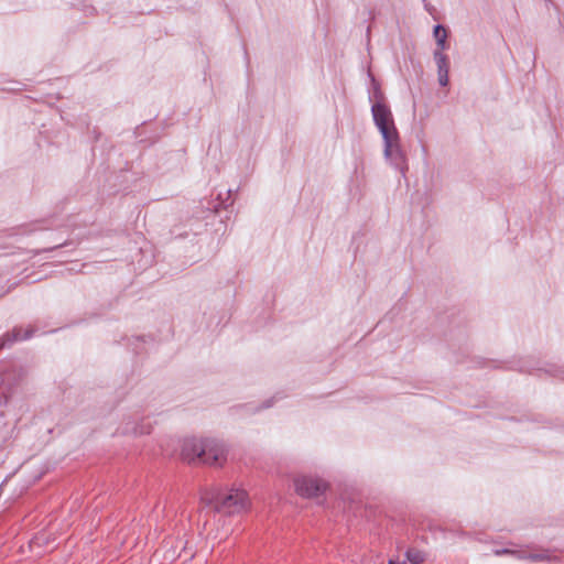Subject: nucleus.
Here are the masks:
<instances>
[{"label": "nucleus", "mask_w": 564, "mask_h": 564, "mask_svg": "<svg viewBox=\"0 0 564 564\" xmlns=\"http://www.w3.org/2000/svg\"><path fill=\"white\" fill-rule=\"evenodd\" d=\"M372 116L384 141V158L393 164L403 161L400 138L390 109L381 102L372 106Z\"/></svg>", "instance_id": "1"}, {"label": "nucleus", "mask_w": 564, "mask_h": 564, "mask_svg": "<svg viewBox=\"0 0 564 564\" xmlns=\"http://www.w3.org/2000/svg\"><path fill=\"white\" fill-rule=\"evenodd\" d=\"M434 37H435V41L438 46L437 51L443 52L444 50L447 48V45H446L447 31L445 28H443L442 25H436L434 28Z\"/></svg>", "instance_id": "6"}, {"label": "nucleus", "mask_w": 564, "mask_h": 564, "mask_svg": "<svg viewBox=\"0 0 564 564\" xmlns=\"http://www.w3.org/2000/svg\"><path fill=\"white\" fill-rule=\"evenodd\" d=\"M200 463L208 466H221L227 458L225 447L217 441L205 438V446L200 448Z\"/></svg>", "instance_id": "4"}, {"label": "nucleus", "mask_w": 564, "mask_h": 564, "mask_svg": "<svg viewBox=\"0 0 564 564\" xmlns=\"http://www.w3.org/2000/svg\"><path fill=\"white\" fill-rule=\"evenodd\" d=\"M205 446V438L186 437L182 442L181 456L189 464H199L200 448Z\"/></svg>", "instance_id": "5"}, {"label": "nucleus", "mask_w": 564, "mask_h": 564, "mask_svg": "<svg viewBox=\"0 0 564 564\" xmlns=\"http://www.w3.org/2000/svg\"><path fill=\"white\" fill-rule=\"evenodd\" d=\"M438 75V83L441 86H447L449 77L448 73H437Z\"/></svg>", "instance_id": "9"}, {"label": "nucleus", "mask_w": 564, "mask_h": 564, "mask_svg": "<svg viewBox=\"0 0 564 564\" xmlns=\"http://www.w3.org/2000/svg\"><path fill=\"white\" fill-rule=\"evenodd\" d=\"M293 485L297 495L308 499L321 497L328 488L323 479L305 475L294 477Z\"/></svg>", "instance_id": "3"}, {"label": "nucleus", "mask_w": 564, "mask_h": 564, "mask_svg": "<svg viewBox=\"0 0 564 564\" xmlns=\"http://www.w3.org/2000/svg\"><path fill=\"white\" fill-rule=\"evenodd\" d=\"M218 510L229 514L240 513L250 507L248 492L238 487H231L219 492L216 497Z\"/></svg>", "instance_id": "2"}, {"label": "nucleus", "mask_w": 564, "mask_h": 564, "mask_svg": "<svg viewBox=\"0 0 564 564\" xmlns=\"http://www.w3.org/2000/svg\"><path fill=\"white\" fill-rule=\"evenodd\" d=\"M406 558L412 564H421L424 562L425 555L419 550L411 549L406 552Z\"/></svg>", "instance_id": "8"}, {"label": "nucleus", "mask_w": 564, "mask_h": 564, "mask_svg": "<svg viewBox=\"0 0 564 564\" xmlns=\"http://www.w3.org/2000/svg\"><path fill=\"white\" fill-rule=\"evenodd\" d=\"M434 59L437 65V73H449V63L447 56L443 52L435 51Z\"/></svg>", "instance_id": "7"}]
</instances>
